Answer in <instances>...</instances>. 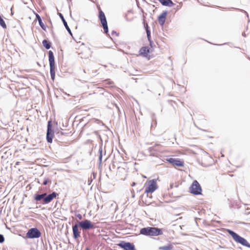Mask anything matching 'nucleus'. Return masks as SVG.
Returning <instances> with one entry per match:
<instances>
[{"label":"nucleus","instance_id":"f3484780","mask_svg":"<svg viewBox=\"0 0 250 250\" xmlns=\"http://www.w3.org/2000/svg\"><path fill=\"white\" fill-rule=\"evenodd\" d=\"M36 19L38 21L39 24L41 27L42 30L46 31V26L42 21V20L40 17V16L37 14L35 13Z\"/></svg>","mask_w":250,"mask_h":250},{"label":"nucleus","instance_id":"0eeeda50","mask_svg":"<svg viewBox=\"0 0 250 250\" xmlns=\"http://www.w3.org/2000/svg\"><path fill=\"white\" fill-rule=\"evenodd\" d=\"M190 192L194 195H198L202 194V188L197 180L192 182L190 188Z\"/></svg>","mask_w":250,"mask_h":250},{"label":"nucleus","instance_id":"37998d69","mask_svg":"<svg viewBox=\"0 0 250 250\" xmlns=\"http://www.w3.org/2000/svg\"><path fill=\"white\" fill-rule=\"evenodd\" d=\"M248 28V26H247V27H246V29L247 30Z\"/></svg>","mask_w":250,"mask_h":250},{"label":"nucleus","instance_id":"39448f33","mask_svg":"<svg viewBox=\"0 0 250 250\" xmlns=\"http://www.w3.org/2000/svg\"><path fill=\"white\" fill-rule=\"evenodd\" d=\"M50 73L51 80L54 81L55 77V62L53 52L51 50L48 51Z\"/></svg>","mask_w":250,"mask_h":250},{"label":"nucleus","instance_id":"f03ea898","mask_svg":"<svg viewBox=\"0 0 250 250\" xmlns=\"http://www.w3.org/2000/svg\"><path fill=\"white\" fill-rule=\"evenodd\" d=\"M141 234L146 236H157L163 234V229L157 227H147L142 228L140 230Z\"/></svg>","mask_w":250,"mask_h":250},{"label":"nucleus","instance_id":"72a5a7b5","mask_svg":"<svg viewBox=\"0 0 250 250\" xmlns=\"http://www.w3.org/2000/svg\"><path fill=\"white\" fill-rule=\"evenodd\" d=\"M99 151L100 154H102V146L100 147Z\"/></svg>","mask_w":250,"mask_h":250},{"label":"nucleus","instance_id":"dca6fc26","mask_svg":"<svg viewBox=\"0 0 250 250\" xmlns=\"http://www.w3.org/2000/svg\"><path fill=\"white\" fill-rule=\"evenodd\" d=\"M158 1L163 6L172 7L174 5V3L171 0H158Z\"/></svg>","mask_w":250,"mask_h":250},{"label":"nucleus","instance_id":"9b49d317","mask_svg":"<svg viewBox=\"0 0 250 250\" xmlns=\"http://www.w3.org/2000/svg\"><path fill=\"white\" fill-rule=\"evenodd\" d=\"M167 161L170 164L173 165V166H177V167H183L184 166V161L181 160L178 158H170L167 159Z\"/></svg>","mask_w":250,"mask_h":250},{"label":"nucleus","instance_id":"ea45409f","mask_svg":"<svg viewBox=\"0 0 250 250\" xmlns=\"http://www.w3.org/2000/svg\"><path fill=\"white\" fill-rule=\"evenodd\" d=\"M214 45H217V46H220V45H222L223 44H214Z\"/></svg>","mask_w":250,"mask_h":250},{"label":"nucleus","instance_id":"6e6552de","mask_svg":"<svg viewBox=\"0 0 250 250\" xmlns=\"http://www.w3.org/2000/svg\"><path fill=\"white\" fill-rule=\"evenodd\" d=\"M157 185L156 179L150 180L148 186L146 188L145 193H152L157 188Z\"/></svg>","mask_w":250,"mask_h":250},{"label":"nucleus","instance_id":"aec40b11","mask_svg":"<svg viewBox=\"0 0 250 250\" xmlns=\"http://www.w3.org/2000/svg\"><path fill=\"white\" fill-rule=\"evenodd\" d=\"M144 27L145 28L146 33V36L149 37L150 35H151V32L150 30L149 29V27L148 26V25L147 23H145V21H144Z\"/></svg>","mask_w":250,"mask_h":250},{"label":"nucleus","instance_id":"9d476101","mask_svg":"<svg viewBox=\"0 0 250 250\" xmlns=\"http://www.w3.org/2000/svg\"><path fill=\"white\" fill-rule=\"evenodd\" d=\"M79 228H80V227L78 226L77 222H76L74 225H72V229L73 237L75 240H77L79 238L81 237V231L79 230Z\"/></svg>","mask_w":250,"mask_h":250},{"label":"nucleus","instance_id":"c9c22d12","mask_svg":"<svg viewBox=\"0 0 250 250\" xmlns=\"http://www.w3.org/2000/svg\"><path fill=\"white\" fill-rule=\"evenodd\" d=\"M96 121L97 122V123H102L103 125H104V124L101 121H100L98 119H96Z\"/></svg>","mask_w":250,"mask_h":250},{"label":"nucleus","instance_id":"a18cd8bd","mask_svg":"<svg viewBox=\"0 0 250 250\" xmlns=\"http://www.w3.org/2000/svg\"><path fill=\"white\" fill-rule=\"evenodd\" d=\"M250 21V20L249 19L248 20V22H249Z\"/></svg>","mask_w":250,"mask_h":250},{"label":"nucleus","instance_id":"a878e982","mask_svg":"<svg viewBox=\"0 0 250 250\" xmlns=\"http://www.w3.org/2000/svg\"><path fill=\"white\" fill-rule=\"evenodd\" d=\"M47 131H53L52 121L50 120L47 123Z\"/></svg>","mask_w":250,"mask_h":250},{"label":"nucleus","instance_id":"1a4fd4ad","mask_svg":"<svg viewBox=\"0 0 250 250\" xmlns=\"http://www.w3.org/2000/svg\"><path fill=\"white\" fill-rule=\"evenodd\" d=\"M118 246L124 250H136L134 245L129 242L121 241L118 244Z\"/></svg>","mask_w":250,"mask_h":250},{"label":"nucleus","instance_id":"58836bf2","mask_svg":"<svg viewBox=\"0 0 250 250\" xmlns=\"http://www.w3.org/2000/svg\"><path fill=\"white\" fill-rule=\"evenodd\" d=\"M125 19H126V20L127 21H129V20H128L127 19V16H126V15L125 16Z\"/></svg>","mask_w":250,"mask_h":250},{"label":"nucleus","instance_id":"393cba45","mask_svg":"<svg viewBox=\"0 0 250 250\" xmlns=\"http://www.w3.org/2000/svg\"><path fill=\"white\" fill-rule=\"evenodd\" d=\"M148 41L149 42V46L151 48H153L154 46H155L153 42L152 41L151 38V35H150L149 37H147Z\"/></svg>","mask_w":250,"mask_h":250},{"label":"nucleus","instance_id":"e433bc0d","mask_svg":"<svg viewBox=\"0 0 250 250\" xmlns=\"http://www.w3.org/2000/svg\"><path fill=\"white\" fill-rule=\"evenodd\" d=\"M242 36H244V37H246V33L245 32H243L242 33Z\"/></svg>","mask_w":250,"mask_h":250},{"label":"nucleus","instance_id":"2eb2a0df","mask_svg":"<svg viewBox=\"0 0 250 250\" xmlns=\"http://www.w3.org/2000/svg\"><path fill=\"white\" fill-rule=\"evenodd\" d=\"M98 10H99L98 18H99V20L101 21V23L107 22L105 14L104 13V12L102 10V9H101V8L100 7L98 8Z\"/></svg>","mask_w":250,"mask_h":250},{"label":"nucleus","instance_id":"6ab92c4d","mask_svg":"<svg viewBox=\"0 0 250 250\" xmlns=\"http://www.w3.org/2000/svg\"><path fill=\"white\" fill-rule=\"evenodd\" d=\"M42 43L43 46L46 49H49L51 47V42L47 40H46V39L43 40Z\"/></svg>","mask_w":250,"mask_h":250},{"label":"nucleus","instance_id":"bb28decb","mask_svg":"<svg viewBox=\"0 0 250 250\" xmlns=\"http://www.w3.org/2000/svg\"><path fill=\"white\" fill-rule=\"evenodd\" d=\"M51 183V180L48 178H46L44 179L42 184L43 185H46L48 183Z\"/></svg>","mask_w":250,"mask_h":250},{"label":"nucleus","instance_id":"7ed1b4c3","mask_svg":"<svg viewBox=\"0 0 250 250\" xmlns=\"http://www.w3.org/2000/svg\"><path fill=\"white\" fill-rule=\"evenodd\" d=\"M77 223L80 227V229L82 230L83 234L86 231L95 229V223L88 219H84L81 221H77Z\"/></svg>","mask_w":250,"mask_h":250},{"label":"nucleus","instance_id":"2f4dec72","mask_svg":"<svg viewBox=\"0 0 250 250\" xmlns=\"http://www.w3.org/2000/svg\"><path fill=\"white\" fill-rule=\"evenodd\" d=\"M99 161L100 162V163H101L102 162V154H99Z\"/></svg>","mask_w":250,"mask_h":250},{"label":"nucleus","instance_id":"c03bdc74","mask_svg":"<svg viewBox=\"0 0 250 250\" xmlns=\"http://www.w3.org/2000/svg\"><path fill=\"white\" fill-rule=\"evenodd\" d=\"M38 65H40V64L39 62H37Z\"/></svg>","mask_w":250,"mask_h":250},{"label":"nucleus","instance_id":"f257e3e1","mask_svg":"<svg viewBox=\"0 0 250 250\" xmlns=\"http://www.w3.org/2000/svg\"><path fill=\"white\" fill-rule=\"evenodd\" d=\"M58 196L59 194L55 191H53L49 194L46 192H43L41 194L37 193L34 194V199L37 202V203L46 205L50 203L54 198H56Z\"/></svg>","mask_w":250,"mask_h":250},{"label":"nucleus","instance_id":"5701e85b","mask_svg":"<svg viewBox=\"0 0 250 250\" xmlns=\"http://www.w3.org/2000/svg\"><path fill=\"white\" fill-rule=\"evenodd\" d=\"M101 24L104 29V33L106 34H107L108 33V25H107V22H104V23H102Z\"/></svg>","mask_w":250,"mask_h":250},{"label":"nucleus","instance_id":"a211bd4d","mask_svg":"<svg viewBox=\"0 0 250 250\" xmlns=\"http://www.w3.org/2000/svg\"><path fill=\"white\" fill-rule=\"evenodd\" d=\"M54 137L53 131H47L46 132V140L48 143H52L53 138Z\"/></svg>","mask_w":250,"mask_h":250},{"label":"nucleus","instance_id":"7c9ffc66","mask_svg":"<svg viewBox=\"0 0 250 250\" xmlns=\"http://www.w3.org/2000/svg\"><path fill=\"white\" fill-rule=\"evenodd\" d=\"M239 224H242V225H246V226L250 225V223H245V222H241L239 223Z\"/></svg>","mask_w":250,"mask_h":250},{"label":"nucleus","instance_id":"412c9836","mask_svg":"<svg viewBox=\"0 0 250 250\" xmlns=\"http://www.w3.org/2000/svg\"><path fill=\"white\" fill-rule=\"evenodd\" d=\"M159 249L161 250H172V246L171 244H169L167 246L160 247Z\"/></svg>","mask_w":250,"mask_h":250},{"label":"nucleus","instance_id":"473e14b6","mask_svg":"<svg viewBox=\"0 0 250 250\" xmlns=\"http://www.w3.org/2000/svg\"><path fill=\"white\" fill-rule=\"evenodd\" d=\"M114 34H116L117 35H118V33H117V32H116L115 31H114V30H113V31H112L111 32V35H113Z\"/></svg>","mask_w":250,"mask_h":250},{"label":"nucleus","instance_id":"a19ab883","mask_svg":"<svg viewBox=\"0 0 250 250\" xmlns=\"http://www.w3.org/2000/svg\"><path fill=\"white\" fill-rule=\"evenodd\" d=\"M61 133L62 135H64V133L63 132H61Z\"/></svg>","mask_w":250,"mask_h":250},{"label":"nucleus","instance_id":"c85d7f7f","mask_svg":"<svg viewBox=\"0 0 250 250\" xmlns=\"http://www.w3.org/2000/svg\"><path fill=\"white\" fill-rule=\"evenodd\" d=\"M4 241V237L2 234H0V243H2Z\"/></svg>","mask_w":250,"mask_h":250},{"label":"nucleus","instance_id":"4c0bfd02","mask_svg":"<svg viewBox=\"0 0 250 250\" xmlns=\"http://www.w3.org/2000/svg\"><path fill=\"white\" fill-rule=\"evenodd\" d=\"M135 185H136V183H135V182H133V183L131 184V186H132V187H133V186H134Z\"/></svg>","mask_w":250,"mask_h":250},{"label":"nucleus","instance_id":"4468645a","mask_svg":"<svg viewBox=\"0 0 250 250\" xmlns=\"http://www.w3.org/2000/svg\"><path fill=\"white\" fill-rule=\"evenodd\" d=\"M58 14L59 16L60 17V18L61 19L62 22H63V24L65 29H66V30L68 31L69 34L71 36H72V33L70 28L69 27L67 22L65 20L63 15L61 13H58Z\"/></svg>","mask_w":250,"mask_h":250},{"label":"nucleus","instance_id":"4be33fe9","mask_svg":"<svg viewBox=\"0 0 250 250\" xmlns=\"http://www.w3.org/2000/svg\"><path fill=\"white\" fill-rule=\"evenodd\" d=\"M0 25L4 29L6 28L7 25L2 18V16L0 14Z\"/></svg>","mask_w":250,"mask_h":250},{"label":"nucleus","instance_id":"b1692460","mask_svg":"<svg viewBox=\"0 0 250 250\" xmlns=\"http://www.w3.org/2000/svg\"><path fill=\"white\" fill-rule=\"evenodd\" d=\"M148 150L150 153V155H154L153 151H158V149L155 148V146H152L148 148Z\"/></svg>","mask_w":250,"mask_h":250},{"label":"nucleus","instance_id":"ddd939ff","mask_svg":"<svg viewBox=\"0 0 250 250\" xmlns=\"http://www.w3.org/2000/svg\"><path fill=\"white\" fill-rule=\"evenodd\" d=\"M167 12V11H163L158 17V20L159 24L161 26H163L166 19Z\"/></svg>","mask_w":250,"mask_h":250},{"label":"nucleus","instance_id":"cd10ccee","mask_svg":"<svg viewBox=\"0 0 250 250\" xmlns=\"http://www.w3.org/2000/svg\"><path fill=\"white\" fill-rule=\"evenodd\" d=\"M235 10H238V11H241V12H244V13H245V14H246V16H247V17L248 18H249V14H248V13L246 11H245V10H243V9H239V8H235Z\"/></svg>","mask_w":250,"mask_h":250},{"label":"nucleus","instance_id":"20e7f679","mask_svg":"<svg viewBox=\"0 0 250 250\" xmlns=\"http://www.w3.org/2000/svg\"><path fill=\"white\" fill-rule=\"evenodd\" d=\"M227 232L232 237V238L236 242L240 244L243 246L250 248V244L246 239L240 236L237 233L235 232L232 230L228 229Z\"/></svg>","mask_w":250,"mask_h":250},{"label":"nucleus","instance_id":"423d86ee","mask_svg":"<svg viewBox=\"0 0 250 250\" xmlns=\"http://www.w3.org/2000/svg\"><path fill=\"white\" fill-rule=\"evenodd\" d=\"M41 232L37 228L29 229L26 233V237L29 239L39 238L41 236Z\"/></svg>","mask_w":250,"mask_h":250},{"label":"nucleus","instance_id":"c756f323","mask_svg":"<svg viewBox=\"0 0 250 250\" xmlns=\"http://www.w3.org/2000/svg\"><path fill=\"white\" fill-rule=\"evenodd\" d=\"M75 216L78 218L80 220H82L83 219V216L82 214L80 213H77L75 214Z\"/></svg>","mask_w":250,"mask_h":250},{"label":"nucleus","instance_id":"f8f14e48","mask_svg":"<svg viewBox=\"0 0 250 250\" xmlns=\"http://www.w3.org/2000/svg\"><path fill=\"white\" fill-rule=\"evenodd\" d=\"M150 49L148 46H143L139 50V55L145 57H147L150 53Z\"/></svg>","mask_w":250,"mask_h":250},{"label":"nucleus","instance_id":"49530a36","mask_svg":"<svg viewBox=\"0 0 250 250\" xmlns=\"http://www.w3.org/2000/svg\"><path fill=\"white\" fill-rule=\"evenodd\" d=\"M197 250H198V249H197Z\"/></svg>","mask_w":250,"mask_h":250},{"label":"nucleus","instance_id":"f704fd0d","mask_svg":"<svg viewBox=\"0 0 250 250\" xmlns=\"http://www.w3.org/2000/svg\"><path fill=\"white\" fill-rule=\"evenodd\" d=\"M173 183L170 184V188H169L170 189H172L173 188Z\"/></svg>","mask_w":250,"mask_h":250},{"label":"nucleus","instance_id":"79ce46f5","mask_svg":"<svg viewBox=\"0 0 250 250\" xmlns=\"http://www.w3.org/2000/svg\"><path fill=\"white\" fill-rule=\"evenodd\" d=\"M85 250H89V249L88 248H86Z\"/></svg>","mask_w":250,"mask_h":250}]
</instances>
